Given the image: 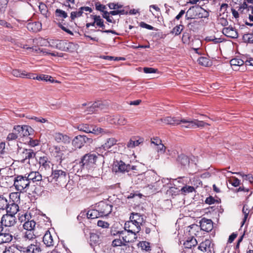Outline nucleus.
<instances>
[{
  "label": "nucleus",
  "mask_w": 253,
  "mask_h": 253,
  "mask_svg": "<svg viewBox=\"0 0 253 253\" xmlns=\"http://www.w3.org/2000/svg\"><path fill=\"white\" fill-rule=\"evenodd\" d=\"M102 157L99 154L87 153L82 157L79 164L82 169H90L95 167L98 159Z\"/></svg>",
  "instance_id": "nucleus-1"
},
{
  "label": "nucleus",
  "mask_w": 253,
  "mask_h": 253,
  "mask_svg": "<svg viewBox=\"0 0 253 253\" xmlns=\"http://www.w3.org/2000/svg\"><path fill=\"white\" fill-rule=\"evenodd\" d=\"M20 194L18 192L11 193L10 194L9 203L5 209L6 211V213H9V214L15 215L19 211V206L13 200V199H17V202L20 200Z\"/></svg>",
  "instance_id": "nucleus-2"
},
{
  "label": "nucleus",
  "mask_w": 253,
  "mask_h": 253,
  "mask_svg": "<svg viewBox=\"0 0 253 253\" xmlns=\"http://www.w3.org/2000/svg\"><path fill=\"white\" fill-rule=\"evenodd\" d=\"M112 169L113 171L116 173H125L130 170H135L136 167L134 166H130L129 164H126L121 160H117L114 162Z\"/></svg>",
  "instance_id": "nucleus-3"
},
{
  "label": "nucleus",
  "mask_w": 253,
  "mask_h": 253,
  "mask_svg": "<svg viewBox=\"0 0 253 253\" xmlns=\"http://www.w3.org/2000/svg\"><path fill=\"white\" fill-rule=\"evenodd\" d=\"M51 176L57 184L60 185L65 184L68 180L66 171L62 169H53L52 168Z\"/></svg>",
  "instance_id": "nucleus-4"
},
{
  "label": "nucleus",
  "mask_w": 253,
  "mask_h": 253,
  "mask_svg": "<svg viewBox=\"0 0 253 253\" xmlns=\"http://www.w3.org/2000/svg\"><path fill=\"white\" fill-rule=\"evenodd\" d=\"M30 185V181L27 180L25 175H18L15 177L14 180V186L17 191L22 192L26 191Z\"/></svg>",
  "instance_id": "nucleus-5"
},
{
  "label": "nucleus",
  "mask_w": 253,
  "mask_h": 253,
  "mask_svg": "<svg viewBox=\"0 0 253 253\" xmlns=\"http://www.w3.org/2000/svg\"><path fill=\"white\" fill-rule=\"evenodd\" d=\"M142 180L144 184L148 187L150 186H153V184L157 182V175L153 170H149L141 175Z\"/></svg>",
  "instance_id": "nucleus-6"
},
{
  "label": "nucleus",
  "mask_w": 253,
  "mask_h": 253,
  "mask_svg": "<svg viewBox=\"0 0 253 253\" xmlns=\"http://www.w3.org/2000/svg\"><path fill=\"white\" fill-rule=\"evenodd\" d=\"M184 124H188L187 125H182V127L187 128H195L196 127H204L206 125L210 126L208 123H205L202 121H199L197 119L190 120L186 119L183 121Z\"/></svg>",
  "instance_id": "nucleus-7"
},
{
  "label": "nucleus",
  "mask_w": 253,
  "mask_h": 253,
  "mask_svg": "<svg viewBox=\"0 0 253 253\" xmlns=\"http://www.w3.org/2000/svg\"><path fill=\"white\" fill-rule=\"evenodd\" d=\"M92 140L85 135H79L76 136L72 140V145L76 148H81L85 143H91Z\"/></svg>",
  "instance_id": "nucleus-8"
},
{
  "label": "nucleus",
  "mask_w": 253,
  "mask_h": 253,
  "mask_svg": "<svg viewBox=\"0 0 253 253\" xmlns=\"http://www.w3.org/2000/svg\"><path fill=\"white\" fill-rule=\"evenodd\" d=\"M95 207L101 216H107L112 210V206L103 201L99 202Z\"/></svg>",
  "instance_id": "nucleus-9"
},
{
  "label": "nucleus",
  "mask_w": 253,
  "mask_h": 253,
  "mask_svg": "<svg viewBox=\"0 0 253 253\" xmlns=\"http://www.w3.org/2000/svg\"><path fill=\"white\" fill-rule=\"evenodd\" d=\"M0 223L2 225L5 227L13 226L16 223L15 215L9 214V213H6L2 216Z\"/></svg>",
  "instance_id": "nucleus-10"
},
{
  "label": "nucleus",
  "mask_w": 253,
  "mask_h": 253,
  "mask_svg": "<svg viewBox=\"0 0 253 253\" xmlns=\"http://www.w3.org/2000/svg\"><path fill=\"white\" fill-rule=\"evenodd\" d=\"M20 151H21L19 152V157L22 163L26 162L27 160L29 161L30 159H34L36 156V153L32 149H21Z\"/></svg>",
  "instance_id": "nucleus-11"
},
{
  "label": "nucleus",
  "mask_w": 253,
  "mask_h": 253,
  "mask_svg": "<svg viewBox=\"0 0 253 253\" xmlns=\"http://www.w3.org/2000/svg\"><path fill=\"white\" fill-rule=\"evenodd\" d=\"M185 120V119L178 118L176 117H166L161 118L159 121L167 124L172 126L179 125L181 123H183V121Z\"/></svg>",
  "instance_id": "nucleus-12"
},
{
  "label": "nucleus",
  "mask_w": 253,
  "mask_h": 253,
  "mask_svg": "<svg viewBox=\"0 0 253 253\" xmlns=\"http://www.w3.org/2000/svg\"><path fill=\"white\" fill-rule=\"evenodd\" d=\"M15 127V131H17L19 136L22 137L30 135L29 130L32 129L31 127L24 125L22 126H16Z\"/></svg>",
  "instance_id": "nucleus-13"
},
{
  "label": "nucleus",
  "mask_w": 253,
  "mask_h": 253,
  "mask_svg": "<svg viewBox=\"0 0 253 253\" xmlns=\"http://www.w3.org/2000/svg\"><path fill=\"white\" fill-rule=\"evenodd\" d=\"M201 229L206 232L211 231L213 228V222L211 219L203 218L200 222Z\"/></svg>",
  "instance_id": "nucleus-14"
},
{
  "label": "nucleus",
  "mask_w": 253,
  "mask_h": 253,
  "mask_svg": "<svg viewBox=\"0 0 253 253\" xmlns=\"http://www.w3.org/2000/svg\"><path fill=\"white\" fill-rule=\"evenodd\" d=\"M117 140L115 138H108L106 142L101 147L96 149L98 152H101L102 150L105 151L108 150L111 147L116 144Z\"/></svg>",
  "instance_id": "nucleus-15"
},
{
  "label": "nucleus",
  "mask_w": 253,
  "mask_h": 253,
  "mask_svg": "<svg viewBox=\"0 0 253 253\" xmlns=\"http://www.w3.org/2000/svg\"><path fill=\"white\" fill-rule=\"evenodd\" d=\"M28 79L37 80H41L44 81H49L51 83L57 82V81H55L52 77L49 75H41L40 76L37 75L35 74L31 73L30 75H28Z\"/></svg>",
  "instance_id": "nucleus-16"
},
{
  "label": "nucleus",
  "mask_w": 253,
  "mask_h": 253,
  "mask_svg": "<svg viewBox=\"0 0 253 253\" xmlns=\"http://www.w3.org/2000/svg\"><path fill=\"white\" fill-rule=\"evenodd\" d=\"M222 33L225 36L232 39H236L238 37L237 31L232 26L224 28L222 29Z\"/></svg>",
  "instance_id": "nucleus-17"
},
{
  "label": "nucleus",
  "mask_w": 253,
  "mask_h": 253,
  "mask_svg": "<svg viewBox=\"0 0 253 253\" xmlns=\"http://www.w3.org/2000/svg\"><path fill=\"white\" fill-rule=\"evenodd\" d=\"M39 163L42 170H48L50 169V166L52 165L50 161L46 156L41 157L39 158Z\"/></svg>",
  "instance_id": "nucleus-18"
},
{
  "label": "nucleus",
  "mask_w": 253,
  "mask_h": 253,
  "mask_svg": "<svg viewBox=\"0 0 253 253\" xmlns=\"http://www.w3.org/2000/svg\"><path fill=\"white\" fill-rule=\"evenodd\" d=\"M124 229L127 231V233L137 234L140 231L141 227L135 226L132 222L127 221L125 223Z\"/></svg>",
  "instance_id": "nucleus-19"
},
{
  "label": "nucleus",
  "mask_w": 253,
  "mask_h": 253,
  "mask_svg": "<svg viewBox=\"0 0 253 253\" xmlns=\"http://www.w3.org/2000/svg\"><path fill=\"white\" fill-rule=\"evenodd\" d=\"M73 46H74V44L72 42L58 40L56 48L63 51H69V48H72Z\"/></svg>",
  "instance_id": "nucleus-20"
},
{
  "label": "nucleus",
  "mask_w": 253,
  "mask_h": 253,
  "mask_svg": "<svg viewBox=\"0 0 253 253\" xmlns=\"http://www.w3.org/2000/svg\"><path fill=\"white\" fill-rule=\"evenodd\" d=\"M25 175L30 182L31 181L33 182L40 181L42 179V175L38 171H31L29 173H27Z\"/></svg>",
  "instance_id": "nucleus-21"
},
{
  "label": "nucleus",
  "mask_w": 253,
  "mask_h": 253,
  "mask_svg": "<svg viewBox=\"0 0 253 253\" xmlns=\"http://www.w3.org/2000/svg\"><path fill=\"white\" fill-rule=\"evenodd\" d=\"M55 140L58 143H69L71 141L70 137L61 133H55L54 135Z\"/></svg>",
  "instance_id": "nucleus-22"
},
{
  "label": "nucleus",
  "mask_w": 253,
  "mask_h": 253,
  "mask_svg": "<svg viewBox=\"0 0 253 253\" xmlns=\"http://www.w3.org/2000/svg\"><path fill=\"white\" fill-rule=\"evenodd\" d=\"M43 242L47 247L54 246V240L50 232L47 230L43 237Z\"/></svg>",
  "instance_id": "nucleus-23"
},
{
  "label": "nucleus",
  "mask_w": 253,
  "mask_h": 253,
  "mask_svg": "<svg viewBox=\"0 0 253 253\" xmlns=\"http://www.w3.org/2000/svg\"><path fill=\"white\" fill-rule=\"evenodd\" d=\"M53 153L54 157L57 158V160L60 161V163H61L65 158L64 155L63 150L59 147L55 146Z\"/></svg>",
  "instance_id": "nucleus-24"
},
{
  "label": "nucleus",
  "mask_w": 253,
  "mask_h": 253,
  "mask_svg": "<svg viewBox=\"0 0 253 253\" xmlns=\"http://www.w3.org/2000/svg\"><path fill=\"white\" fill-rule=\"evenodd\" d=\"M197 241L194 237H189L184 242L183 245L185 249L191 250L192 247L196 246L197 245Z\"/></svg>",
  "instance_id": "nucleus-25"
},
{
  "label": "nucleus",
  "mask_w": 253,
  "mask_h": 253,
  "mask_svg": "<svg viewBox=\"0 0 253 253\" xmlns=\"http://www.w3.org/2000/svg\"><path fill=\"white\" fill-rule=\"evenodd\" d=\"M12 236L9 233L0 232V244L9 243L12 240Z\"/></svg>",
  "instance_id": "nucleus-26"
},
{
  "label": "nucleus",
  "mask_w": 253,
  "mask_h": 253,
  "mask_svg": "<svg viewBox=\"0 0 253 253\" xmlns=\"http://www.w3.org/2000/svg\"><path fill=\"white\" fill-rule=\"evenodd\" d=\"M27 29L33 32H37L42 28V24L39 22L29 23L27 25Z\"/></svg>",
  "instance_id": "nucleus-27"
},
{
  "label": "nucleus",
  "mask_w": 253,
  "mask_h": 253,
  "mask_svg": "<svg viewBox=\"0 0 253 253\" xmlns=\"http://www.w3.org/2000/svg\"><path fill=\"white\" fill-rule=\"evenodd\" d=\"M122 238L124 242L126 244L128 243H133L136 241L137 236L135 234L127 233V235L123 236Z\"/></svg>",
  "instance_id": "nucleus-28"
},
{
  "label": "nucleus",
  "mask_w": 253,
  "mask_h": 253,
  "mask_svg": "<svg viewBox=\"0 0 253 253\" xmlns=\"http://www.w3.org/2000/svg\"><path fill=\"white\" fill-rule=\"evenodd\" d=\"M86 216L88 218L90 219H94L101 217L99 211H98L97 208H96L95 209L89 210L86 213Z\"/></svg>",
  "instance_id": "nucleus-29"
},
{
  "label": "nucleus",
  "mask_w": 253,
  "mask_h": 253,
  "mask_svg": "<svg viewBox=\"0 0 253 253\" xmlns=\"http://www.w3.org/2000/svg\"><path fill=\"white\" fill-rule=\"evenodd\" d=\"M129 218L130 219H134V220L136 221V222H137L141 226L142 225L144 221L143 216L138 213H131Z\"/></svg>",
  "instance_id": "nucleus-30"
},
{
  "label": "nucleus",
  "mask_w": 253,
  "mask_h": 253,
  "mask_svg": "<svg viewBox=\"0 0 253 253\" xmlns=\"http://www.w3.org/2000/svg\"><path fill=\"white\" fill-rule=\"evenodd\" d=\"M31 73H27L24 71H20L19 70L15 69L12 71V74L16 77L20 78H26L28 79V75H30Z\"/></svg>",
  "instance_id": "nucleus-31"
},
{
  "label": "nucleus",
  "mask_w": 253,
  "mask_h": 253,
  "mask_svg": "<svg viewBox=\"0 0 253 253\" xmlns=\"http://www.w3.org/2000/svg\"><path fill=\"white\" fill-rule=\"evenodd\" d=\"M100 241V236L98 233H91L90 234V244L91 245L98 244Z\"/></svg>",
  "instance_id": "nucleus-32"
},
{
  "label": "nucleus",
  "mask_w": 253,
  "mask_h": 253,
  "mask_svg": "<svg viewBox=\"0 0 253 253\" xmlns=\"http://www.w3.org/2000/svg\"><path fill=\"white\" fill-rule=\"evenodd\" d=\"M177 161L181 164V165L184 166L188 165L189 163V159L188 157L182 154L178 156Z\"/></svg>",
  "instance_id": "nucleus-33"
},
{
  "label": "nucleus",
  "mask_w": 253,
  "mask_h": 253,
  "mask_svg": "<svg viewBox=\"0 0 253 253\" xmlns=\"http://www.w3.org/2000/svg\"><path fill=\"white\" fill-rule=\"evenodd\" d=\"M36 226V222L34 220H28L23 224V228L26 230H33Z\"/></svg>",
  "instance_id": "nucleus-34"
},
{
  "label": "nucleus",
  "mask_w": 253,
  "mask_h": 253,
  "mask_svg": "<svg viewBox=\"0 0 253 253\" xmlns=\"http://www.w3.org/2000/svg\"><path fill=\"white\" fill-rule=\"evenodd\" d=\"M197 61L200 65L205 67H208L211 65V60L205 57H200L198 58Z\"/></svg>",
  "instance_id": "nucleus-35"
},
{
  "label": "nucleus",
  "mask_w": 253,
  "mask_h": 253,
  "mask_svg": "<svg viewBox=\"0 0 253 253\" xmlns=\"http://www.w3.org/2000/svg\"><path fill=\"white\" fill-rule=\"evenodd\" d=\"M89 133H92L96 135H99L101 133H109V131H105L100 127H97L96 126L93 127L92 126H91L90 131H89Z\"/></svg>",
  "instance_id": "nucleus-36"
},
{
  "label": "nucleus",
  "mask_w": 253,
  "mask_h": 253,
  "mask_svg": "<svg viewBox=\"0 0 253 253\" xmlns=\"http://www.w3.org/2000/svg\"><path fill=\"white\" fill-rule=\"evenodd\" d=\"M138 246L141 248L142 250L146 252H150L151 250L150 243L146 241L140 242Z\"/></svg>",
  "instance_id": "nucleus-37"
},
{
  "label": "nucleus",
  "mask_w": 253,
  "mask_h": 253,
  "mask_svg": "<svg viewBox=\"0 0 253 253\" xmlns=\"http://www.w3.org/2000/svg\"><path fill=\"white\" fill-rule=\"evenodd\" d=\"M143 142V139L140 138L137 140L130 139L127 144L128 148H133L135 146H138L139 144Z\"/></svg>",
  "instance_id": "nucleus-38"
},
{
  "label": "nucleus",
  "mask_w": 253,
  "mask_h": 253,
  "mask_svg": "<svg viewBox=\"0 0 253 253\" xmlns=\"http://www.w3.org/2000/svg\"><path fill=\"white\" fill-rule=\"evenodd\" d=\"M9 203V201L3 197V196H0V209L2 210H5L7 205Z\"/></svg>",
  "instance_id": "nucleus-39"
},
{
  "label": "nucleus",
  "mask_w": 253,
  "mask_h": 253,
  "mask_svg": "<svg viewBox=\"0 0 253 253\" xmlns=\"http://www.w3.org/2000/svg\"><path fill=\"white\" fill-rule=\"evenodd\" d=\"M41 13L46 17L48 16V9L46 5L43 3H40L39 6Z\"/></svg>",
  "instance_id": "nucleus-40"
},
{
  "label": "nucleus",
  "mask_w": 253,
  "mask_h": 253,
  "mask_svg": "<svg viewBox=\"0 0 253 253\" xmlns=\"http://www.w3.org/2000/svg\"><path fill=\"white\" fill-rule=\"evenodd\" d=\"M92 16L94 20L95 24L96 23V24L98 26H99L100 27L104 29L105 27V25L103 23V20L102 19H101L100 17L99 16H97V15H92Z\"/></svg>",
  "instance_id": "nucleus-41"
},
{
  "label": "nucleus",
  "mask_w": 253,
  "mask_h": 253,
  "mask_svg": "<svg viewBox=\"0 0 253 253\" xmlns=\"http://www.w3.org/2000/svg\"><path fill=\"white\" fill-rule=\"evenodd\" d=\"M30 247L32 253H40L42 251L40 246L37 242H35V244H31Z\"/></svg>",
  "instance_id": "nucleus-42"
},
{
  "label": "nucleus",
  "mask_w": 253,
  "mask_h": 253,
  "mask_svg": "<svg viewBox=\"0 0 253 253\" xmlns=\"http://www.w3.org/2000/svg\"><path fill=\"white\" fill-rule=\"evenodd\" d=\"M18 137H19V136L18 135V133H17V131H15V127H14V128L12 130V132L11 133H9L8 134L6 139L8 141L15 140L16 139H17Z\"/></svg>",
  "instance_id": "nucleus-43"
},
{
  "label": "nucleus",
  "mask_w": 253,
  "mask_h": 253,
  "mask_svg": "<svg viewBox=\"0 0 253 253\" xmlns=\"http://www.w3.org/2000/svg\"><path fill=\"white\" fill-rule=\"evenodd\" d=\"M17 249L21 253H32L30 245L27 247L19 245L17 246Z\"/></svg>",
  "instance_id": "nucleus-44"
},
{
  "label": "nucleus",
  "mask_w": 253,
  "mask_h": 253,
  "mask_svg": "<svg viewBox=\"0 0 253 253\" xmlns=\"http://www.w3.org/2000/svg\"><path fill=\"white\" fill-rule=\"evenodd\" d=\"M231 66H240L243 65L244 62L243 60L240 59H232L230 61Z\"/></svg>",
  "instance_id": "nucleus-45"
},
{
  "label": "nucleus",
  "mask_w": 253,
  "mask_h": 253,
  "mask_svg": "<svg viewBox=\"0 0 253 253\" xmlns=\"http://www.w3.org/2000/svg\"><path fill=\"white\" fill-rule=\"evenodd\" d=\"M228 173H234V172H231V171H227ZM236 174L240 175L243 177H245V179L248 180L250 183L253 182V177L252 174H245L244 173H242L241 172H236Z\"/></svg>",
  "instance_id": "nucleus-46"
},
{
  "label": "nucleus",
  "mask_w": 253,
  "mask_h": 253,
  "mask_svg": "<svg viewBox=\"0 0 253 253\" xmlns=\"http://www.w3.org/2000/svg\"><path fill=\"white\" fill-rule=\"evenodd\" d=\"M112 245L113 247H118L121 246H126V244L124 242L123 240L120 238L114 239L112 241Z\"/></svg>",
  "instance_id": "nucleus-47"
},
{
  "label": "nucleus",
  "mask_w": 253,
  "mask_h": 253,
  "mask_svg": "<svg viewBox=\"0 0 253 253\" xmlns=\"http://www.w3.org/2000/svg\"><path fill=\"white\" fill-rule=\"evenodd\" d=\"M210 242L209 240H206L205 242H202L198 246V249L203 252H206L208 246L210 244Z\"/></svg>",
  "instance_id": "nucleus-48"
},
{
  "label": "nucleus",
  "mask_w": 253,
  "mask_h": 253,
  "mask_svg": "<svg viewBox=\"0 0 253 253\" xmlns=\"http://www.w3.org/2000/svg\"><path fill=\"white\" fill-rule=\"evenodd\" d=\"M243 40L246 42L253 43V34H247L243 36Z\"/></svg>",
  "instance_id": "nucleus-49"
},
{
  "label": "nucleus",
  "mask_w": 253,
  "mask_h": 253,
  "mask_svg": "<svg viewBox=\"0 0 253 253\" xmlns=\"http://www.w3.org/2000/svg\"><path fill=\"white\" fill-rule=\"evenodd\" d=\"M90 126L86 124L81 125L78 126V129L80 131H83L86 133H89V131H90Z\"/></svg>",
  "instance_id": "nucleus-50"
},
{
  "label": "nucleus",
  "mask_w": 253,
  "mask_h": 253,
  "mask_svg": "<svg viewBox=\"0 0 253 253\" xmlns=\"http://www.w3.org/2000/svg\"><path fill=\"white\" fill-rule=\"evenodd\" d=\"M36 51L37 52V53H42V55H51L53 56H58V53L57 52H54V53H50L46 51L45 49H41L39 48L38 50H36Z\"/></svg>",
  "instance_id": "nucleus-51"
},
{
  "label": "nucleus",
  "mask_w": 253,
  "mask_h": 253,
  "mask_svg": "<svg viewBox=\"0 0 253 253\" xmlns=\"http://www.w3.org/2000/svg\"><path fill=\"white\" fill-rule=\"evenodd\" d=\"M195 190L193 186L186 185L181 188V192L184 194L192 192Z\"/></svg>",
  "instance_id": "nucleus-52"
},
{
  "label": "nucleus",
  "mask_w": 253,
  "mask_h": 253,
  "mask_svg": "<svg viewBox=\"0 0 253 253\" xmlns=\"http://www.w3.org/2000/svg\"><path fill=\"white\" fill-rule=\"evenodd\" d=\"M182 27L183 26L181 25H179L175 26L174 28H173L171 33L172 34H175V35H179L182 30Z\"/></svg>",
  "instance_id": "nucleus-53"
},
{
  "label": "nucleus",
  "mask_w": 253,
  "mask_h": 253,
  "mask_svg": "<svg viewBox=\"0 0 253 253\" xmlns=\"http://www.w3.org/2000/svg\"><path fill=\"white\" fill-rule=\"evenodd\" d=\"M32 231L33 230H27L24 236V238L29 240L35 238V235Z\"/></svg>",
  "instance_id": "nucleus-54"
},
{
  "label": "nucleus",
  "mask_w": 253,
  "mask_h": 253,
  "mask_svg": "<svg viewBox=\"0 0 253 253\" xmlns=\"http://www.w3.org/2000/svg\"><path fill=\"white\" fill-rule=\"evenodd\" d=\"M55 14L56 16L62 17V18H66L67 17V14L64 11L61 10L60 9H57L55 11Z\"/></svg>",
  "instance_id": "nucleus-55"
},
{
  "label": "nucleus",
  "mask_w": 253,
  "mask_h": 253,
  "mask_svg": "<svg viewBox=\"0 0 253 253\" xmlns=\"http://www.w3.org/2000/svg\"><path fill=\"white\" fill-rule=\"evenodd\" d=\"M118 125H125L127 123V120L123 116L118 115Z\"/></svg>",
  "instance_id": "nucleus-56"
},
{
  "label": "nucleus",
  "mask_w": 253,
  "mask_h": 253,
  "mask_svg": "<svg viewBox=\"0 0 253 253\" xmlns=\"http://www.w3.org/2000/svg\"><path fill=\"white\" fill-rule=\"evenodd\" d=\"M110 13L112 15H116L118 14H126L127 13V12L125 11L124 9H118V10H114L113 11H110Z\"/></svg>",
  "instance_id": "nucleus-57"
},
{
  "label": "nucleus",
  "mask_w": 253,
  "mask_h": 253,
  "mask_svg": "<svg viewBox=\"0 0 253 253\" xmlns=\"http://www.w3.org/2000/svg\"><path fill=\"white\" fill-rule=\"evenodd\" d=\"M165 153L167 156H170L172 158H176L177 155V152L175 150H166Z\"/></svg>",
  "instance_id": "nucleus-58"
},
{
  "label": "nucleus",
  "mask_w": 253,
  "mask_h": 253,
  "mask_svg": "<svg viewBox=\"0 0 253 253\" xmlns=\"http://www.w3.org/2000/svg\"><path fill=\"white\" fill-rule=\"evenodd\" d=\"M108 6L110 9L118 10L121 9L123 5L118 3H110L108 4Z\"/></svg>",
  "instance_id": "nucleus-59"
},
{
  "label": "nucleus",
  "mask_w": 253,
  "mask_h": 253,
  "mask_svg": "<svg viewBox=\"0 0 253 253\" xmlns=\"http://www.w3.org/2000/svg\"><path fill=\"white\" fill-rule=\"evenodd\" d=\"M82 14V11L80 8L78 11H72L71 12V18L72 20H74L75 18L81 16Z\"/></svg>",
  "instance_id": "nucleus-60"
},
{
  "label": "nucleus",
  "mask_w": 253,
  "mask_h": 253,
  "mask_svg": "<svg viewBox=\"0 0 253 253\" xmlns=\"http://www.w3.org/2000/svg\"><path fill=\"white\" fill-rule=\"evenodd\" d=\"M97 225L103 228H108L109 226V223L105 221L99 220L97 221Z\"/></svg>",
  "instance_id": "nucleus-61"
},
{
  "label": "nucleus",
  "mask_w": 253,
  "mask_h": 253,
  "mask_svg": "<svg viewBox=\"0 0 253 253\" xmlns=\"http://www.w3.org/2000/svg\"><path fill=\"white\" fill-rule=\"evenodd\" d=\"M157 149L158 152L161 153V154L163 153V154H165L166 150V147L161 143L157 146Z\"/></svg>",
  "instance_id": "nucleus-62"
},
{
  "label": "nucleus",
  "mask_w": 253,
  "mask_h": 253,
  "mask_svg": "<svg viewBox=\"0 0 253 253\" xmlns=\"http://www.w3.org/2000/svg\"><path fill=\"white\" fill-rule=\"evenodd\" d=\"M143 71L145 73H155L157 71V69L153 68L145 67L143 68Z\"/></svg>",
  "instance_id": "nucleus-63"
},
{
  "label": "nucleus",
  "mask_w": 253,
  "mask_h": 253,
  "mask_svg": "<svg viewBox=\"0 0 253 253\" xmlns=\"http://www.w3.org/2000/svg\"><path fill=\"white\" fill-rule=\"evenodd\" d=\"M3 253H14V247L13 246H9L5 248Z\"/></svg>",
  "instance_id": "nucleus-64"
}]
</instances>
